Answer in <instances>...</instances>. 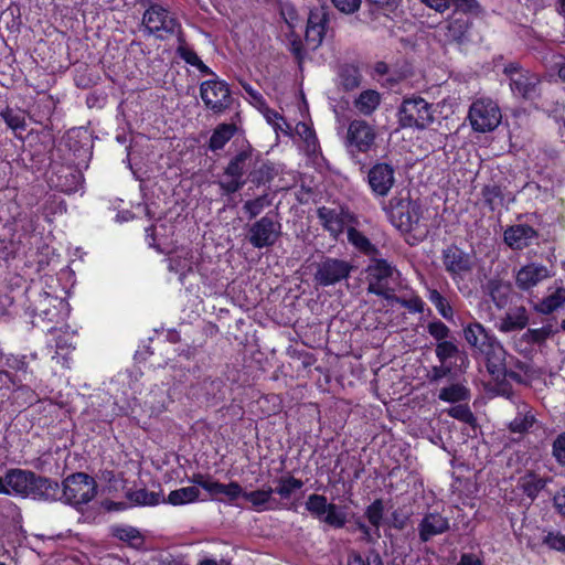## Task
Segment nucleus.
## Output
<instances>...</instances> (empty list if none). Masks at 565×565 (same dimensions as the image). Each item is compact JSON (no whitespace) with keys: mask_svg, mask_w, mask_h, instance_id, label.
I'll return each instance as SVG.
<instances>
[{"mask_svg":"<svg viewBox=\"0 0 565 565\" xmlns=\"http://www.w3.org/2000/svg\"><path fill=\"white\" fill-rule=\"evenodd\" d=\"M7 495H18L41 501H55L60 494V484L30 470L9 469L6 472Z\"/></svg>","mask_w":565,"mask_h":565,"instance_id":"obj_1","label":"nucleus"},{"mask_svg":"<svg viewBox=\"0 0 565 565\" xmlns=\"http://www.w3.org/2000/svg\"><path fill=\"white\" fill-rule=\"evenodd\" d=\"M462 334L473 353L486 360L490 373L494 374L501 370L507 353L491 330L473 319L463 326Z\"/></svg>","mask_w":565,"mask_h":565,"instance_id":"obj_2","label":"nucleus"},{"mask_svg":"<svg viewBox=\"0 0 565 565\" xmlns=\"http://www.w3.org/2000/svg\"><path fill=\"white\" fill-rule=\"evenodd\" d=\"M96 493L97 484L94 478L84 472H77L68 476L63 481L56 500H63L75 508H79L90 502Z\"/></svg>","mask_w":565,"mask_h":565,"instance_id":"obj_3","label":"nucleus"},{"mask_svg":"<svg viewBox=\"0 0 565 565\" xmlns=\"http://www.w3.org/2000/svg\"><path fill=\"white\" fill-rule=\"evenodd\" d=\"M503 74L508 77L514 96L525 100H534L540 96L541 77L536 73L512 62L504 66Z\"/></svg>","mask_w":565,"mask_h":565,"instance_id":"obj_4","label":"nucleus"},{"mask_svg":"<svg viewBox=\"0 0 565 565\" xmlns=\"http://www.w3.org/2000/svg\"><path fill=\"white\" fill-rule=\"evenodd\" d=\"M397 118L402 128L426 129L434 121L433 106L419 96L405 98L398 108Z\"/></svg>","mask_w":565,"mask_h":565,"instance_id":"obj_5","label":"nucleus"},{"mask_svg":"<svg viewBox=\"0 0 565 565\" xmlns=\"http://www.w3.org/2000/svg\"><path fill=\"white\" fill-rule=\"evenodd\" d=\"M366 274L369 292L390 299L394 291L391 282L398 275L397 269L386 259L374 256L370 258Z\"/></svg>","mask_w":565,"mask_h":565,"instance_id":"obj_6","label":"nucleus"},{"mask_svg":"<svg viewBox=\"0 0 565 565\" xmlns=\"http://www.w3.org/2000/svg\"><path fill=\"white\" fill-rule=\"evenodd\" d=\"M384 210L390 222L399 231L411 232L419 227L423 210L416 201L393 198Z\"/></svg>","mask_w":565,"mask_h":565,"instance_id":"obj_7","label":"nucleus"},{"mask_svg":"<svg viewBox=\"0 0 565 565\" xmlns=\"http://www.w3.org/2000/svg\"><path fill=\"white\" fill-rule=\"evenodd\" d=\"M376 139L377 131L373 124L364 119H353L349 122L344 146L353 156L367 153L375 148Z\"/></svg>","mask_w":565,"mask_h":565,"instance_id":"obj_8","label":"nucleus"},{"mask_svg":"<svg viewBox=\"0 0 565 565\" xmlns=\"http://www.w3.org/2000/svg\"><path fill=\"white\" fill-rule=\"evenodd\" d=\"M305 507L315 519L330 527L342 529L347 523V513L343 508L329 503L322 494H310Z\"/></svg>","mask_w":565,"mask_h":565,"instance_id":"obj_9","label":"nucleus"},{"mask_svg":"<svg viewBox=\"0 0 565 565\" xmlns=\"http://www.w3.org/2000/svg\"><path fill=\"white\" fill-rule=\"evenodd\" d=\"M468 117L472 129L479 132L494 130L502 118L498 104L489 98H480L473 102Z\"/></svg>","mask_w":565,"mask_h":565,"instance_id":"obj_10","label":"nucleus"},{"mask_svg":"<svg viewBox=\"0 0 565 565\" xmlns=\"http://www.w3.org/2000/svg\"><path fill=\"white\" fill-rule=\"evenodd\" d=\"M142 23L146 30L160 40L179 31L180 24L170 11L160 4H151L143 13Z\"/></svg>","mask_w":565,"mask_h":565,"instance_id":"obj_11","label":"nucleus"},{"mask_svg":"<svg viewBox=\"0 0 565 565\" xmlns=\"http://www.w3.org/2000/svg\"><path fill=\"white\" fill-rule=\"evenodd\" d=\"M253 164V156L249 150H243L231 159L222 179L218 181L221 189L227 193L237 192L245 184L243 177Z\"/></svg>","mask_w":565,"mask_h":565,"instance_id":"obj_12","label":"nucleus"},{"mask_svg":"<svg viewBox=\"0 0 565 565\" xmlns=\"http://www.w3.org/2000/svg\"><path fill=\"white\" fill-rule=\"evenodd\" d=\"M200 95L204 105L214 113H222L231 103V94L227 84L216 76L200 85Z\"/></svg>","mask_w":565,"mask_h":565,"instance_id":"obj_13","label":"nucleus"},{"mask_svg":"<svg viewBox=\"0 0 565 565\" xmlns=\"http://www.w3.org/2000/svg\"><path fill=\"white\" fill-rule=\"evenodd\" d=\"M352 269L353 266L344 259L327 257L318 264L315 279L321 286H331L347 279Z\"/></svg>","mask_w":565,"mask_h":565,"instance_id":"obj_14","label":"nucleus"},{"mask_svg":"<svg viewBox=\"0 0 565 565\" xmlns=\"http://www.w3.org/2000/svg\"><path fill=\"white\" fill-rule=\"evenodd\" d=\"M281 225L268 214L249 227L248 241L255 248L273 246L280 235Z\"/></svg>","mask_w":565,"mask_h":565,"instance_id":"obj_15","label":"nucleus"},{"mask_svg":"<svg viewBox=\"0 0 565 565\" xmlns=\"http://www.w3.org/2000/svg\"><path fill=\"white\" fill-rule=\"evenodd\" d=\"M367 183L372 193L385 198L395 184V169L386 162H377L367 172Z\"/></svg>","mask_w":565,"mask_h":565,"instance_id":"obj_16","label":"nucleus"},{"mask_svg":"<svg viewBox=\"0 0 565 565\" xmlns=\"http://www.w3.org/2000/svg\"><path fill=\"white\" fill-rule=\"evenodd\" d=\"M321 225L333 238H338L354 222V216L342 207L321 206L317 211Z\"/></svg>","mask_w":565,"mask_h":565,"instance_id":"obj_17","label":"nucleus"},{"mask_svg":"<svg viewBox=\"0 0 565 565\" xmlns=\"http://www.w3.org/2000/svg\"><path fill=\"white\" fill-rule=\"evenodd\" d=\"M443 263L450 276L462 278L471 271L472 260L469 254L465 253L457 246H450L443 253Z\"/></svg>","mask_w":565,"mask_h":565,"instance_id":"obj_18","label":"nucleus"},{"mask_svg":"<svg viewBox=\"0 0 565 565\" xmlns=\"http://www.w3.org/2000/svg\"><path fill=\"white\" fill-rule=\"evenodd\" d=\"M550 277L546 266L530 263L522 266L515 275V285L522 291H529Z\"/></svg>","mask_w":565,"mask_h":565,"instance_id":"obj_19","label":"nucleus"},{"mask_svg":"<svg viewBox=\"0 0 565 565\" xmlns=\"http://www.w3.org/2000/svg\"><path fill=\"white\" fill-rule=\"evenodd\" d=\"M327 23L328 14L323 8H316L310 11L306 28V41L312 49H317L321 44Z\"/></svg>","mask_w":565,"mask_h":565,"instance_id":"obj_20","label":"nucleus"},{"mask_svg":"<svg viewBox=\"0 0 565 565\" xmlns=\"http://www.w3.org/2000/svg\"><path fill=\"white\" fill-rule=\"evenodd\" d=\"M450 527L449 519L438 512L426 513L418 524V535L423 542L447 532Z\"/></svg>","mask_w":565,"mask_h":565,"instance_id":"obj_21","label":"nucleus"},{"mask_svg":"<svg viewBox=\"0 0 565 565\" xmlns=\"http://www.w3.org/2000/svg\"><path fill=\"white\" fill-rule=\"evenodd\" d=\"M537 232L527 224L509 226L503 234L505 244L513 249H523L536 238Z\"/></svg>","mask_w":565,"mask_h":565,"instance_id":"obj_22","label":"nucleus"},{"mask_svg":"<svg viewBox=\"0 0 565 565\" xmlns=\"http://www.w3.org/2000/svg\"><path fill=\"white\" fill-rule=\"evenodd\" d=\"M565 305V287L555 284L548 288V294L535 306V311L542 315H551Z\"/></svg>","mask_w":565,"mask_h":565,"instance_id":"obj_23","label":"nucleus"},{"mask_svg":"<svg viewBox=\"0 0 565 565\" xmlns=\"http://www.w3.org/2000/svg\"><path fill=\"white\" fill-rule=\"evenodd\" d=\"M529 323V317L524 307L511 308L501 319L498 329L501 332L522 330Z\"/></svg>","mask_w":565,"mask_h":565,"instance_id":"obj_24","label":"nucleus"},{"mask_svg":"<svg viewBox=\"0 0 565 565\" xmlns=\"http://www.w3.org/2000/svg\"><path fill=\"white\" fill-rule=\"evenodd\" d=\"M273 493L274 489L266 487L250 492L243 491L242 498L249 502L256 511H267L273 510L276 504Z\"/></svg>","mask_w":565,"mask_h":565,"instance_id":"obj_25","label":"nucleus"},{"mask_svg":"<svg viewBox=\"0 0 565 565\" xmlns=\"http://www.w3.org/2000/svg\"><path fill=\"white\" fill-rule=\"evenodd\" d=\"M193 254L191 250L181 249L169 258V270L179 275L180 281L183 284L185 276L193 271Z\"/></svg>","mask_w":565,"mask_h":565,"instance_id":"obj_26","label":"nucleus"},{"mask_svg":"<svg viewBox=\"0 0 565 565\" xmlns=\"http://www.w3.org/2000/svg\"><path fill=\"white\" fill-rule=\"evenodd\" d=\"M382 96L375 89H365L353 100L354 108L363 116H371L381 105Z\"/></svg>","mask_w":565,"mask_h":565,"instance_id":"obj_27","label":"nucleus"},{"mask_svg":"<svg viewBox=\"0 0 565 565\" xmlns=\"http://www.w3.org/2000/svg\"><path fill=\"white\" fill-rule=\"evenodd\" d=\"M179 44L177 46L178 56L183 60L186 64L196 67L203 75H213V71L205 65L194 50L188 45V43L181 38H178Z\"/></svg>","mask_w":565,"mask_h":565,"instance_id":"obj_28","label":"nucleus"},{"mask_svg":"<svg viewBox=\"0 0 565 565\" xmlns=\"http://www.w3.org/2000/svg\"><path fill=\"white\" fill-rule=\"evenodd\" d=\"M207 487L210 488L209 494L212 499L218 501H223L224 499L234 501L243 494L242 487L235 481L225 484L213 480V483Z\"/></svg>","mask_w":565,"mask_h":565,"instance_id":"obj_29","label":"nucleus"},{"mask_svg":"<svg viewBox=\"0 0 565 565\" xmlns=\"http://www.w3.org/2000/svg\"><path fill=\"white\" fill-rule=\"evenodd\" d=\"M236 129L234 124H220L216 126L209 140V149L211 151L222 150L234 137Z\"/></svg>","mask_w":565,"mask_h":565,"instance_id":"obj_30","label":"nucleus"},{"mask_svg":"<svg viewBox=\"0 0 565 565\" xmlns=\"http://www.w3.org/2000/svg\"><path fill=\"white\" fill-rule=\"evenodd\" d=\"M470 398V391L461 383H451L440 388L438 399L445 403L456 404Z\"/></svg>","mask_w":565,"mask_h":565,"instance_id":"obj_31","label":"nucleus"},{"mask_svg":"<svg viewBox=\"0 0 565 565\" xmlns=\"http://www.w3.org/2000/svg\"><path fill=\"white\" fill-rule=\"evenodd\" d=\"M348 241L352 244L359 252L369 256L370 258L374 256H380V252L375 245H373L370 239L362 234L360 231L354 227H348Z\"/></svg>","mask_w":565,"mask_h":565,"instance_id":"obj_32","label":"nucleus"},{"mask_svg":"<svg viewBox=\"0 0 565 565\" xmlns=\"http://www.w3.org/2000/svg\"><path fill=\"white\" fill-rule=\"evenodd\" d=\"M470 25V19L468 15L458 14L454 12V15L447 23V38L452 41H460L467 33Z\"/></svg>","mask_w":565,"mask_h":565,"instance_id":"obj_33","label":"nucleus"},{"mask_svg":"<svg viewBox=\"0 0 565 565\" xmlns=\"http://www.w3.org/2000/svg\"><path fill=\"white\" fill-rule=\"evenodd\" d=\"M200 490L195 486L173 490L168 495V502L172 505H182L199 500Z\"/></svg>","mask_w":565,"mask_h":565,"instance_id":"obj_34","label":"nucleus"},{"mask_svg":"<svg viewBox=\"0 0 565 565\" xmlns=\"http://www.w3.org/2000/svg\"><path fill=\"white\" fill-rule=\"evenodd\" d=\"M519 487L532 500L537 497L540 491L545 487V481L536 475L529 473L520 478Z\"/></svg>","mask_w":565,"mask_h":565,"instance_id":"obj_35","label":"nucleus"},{"mask_svg":"<svg viewBox=\"0 0 565 565\" xmlns=\"http://www.w3.org/2000/svg\"><path fill=\"white\" fill-rule=\"evenodd\" d=\"M278 486L274 490L281 499H289L292 493L303 487V482L292 476L281 477L278 479Z\"/></svg>","mask_w":565,"mask_h":565,"instance_id":"obj_36","label":"nucleus"},{"mask_svg":"<svg viewBox=\"0 0 565 565\" xmlns=\"http://www.w3.org/2000/svg\"><path fill=\"white\" fill-rule=\"evenodd\" d=\"M436 356L440 363L451 364L460 354V350L452 341L438 342L435 349Z\"/></svg>","mask_w":565,"mask_h":565,"instance_id":"obj_37","label":"nucleus"},{"mask_svg":"<svg viewBox=\"0 0 565 565\" xmlns=\"http://www.w3.org/2000/svg\"><path fill=\"white\" fill-rule=\"evenodd\" d=\"M428 300L435 306L439 315L450 321L454 318V311L447 299L436 289H428Z\"/></svg>","mask_w":565,"mask_h":565,"instance_id":"obj_38","label":"nucleus"},{"mask_svg":"<svg viewBox=\"0 0 565 565\" xmlns=\"http://www.w3.org/2000/svg\"><path fill=\"white\" fill-rule=\"evenodd\" d=\"M482 196L486 204L492 210L504 205L507 199L502 189L498 185H487L482 190Z\"/></svg>","mask_w":565,"mask_h":565,"instance_id":"obj_39","label":"nucleus"},{"mask_svg":"<svg viewBox=\"0 0 565 565\" xmlns=\"http://www.w3.org/2000/svg\"><path fill=\"white\" fill-rule=\"evenodd\" d=\"M0 116L10 129L14 131L25 129V115L24 111H22L21 109H13L7 107L1 111Z\"/></svg>","mask_w":565,"mask_h":565,"instance_id":"obj_40","label":"nucleus"},{"mask_svg":"<svg viewBox=\"0 0 565 565\" xmlns=\"http://www.w3.org/2000/svg\"><path fill=\"white\" fill-rule=\"evenodd\" d=\"M129 501L137 505H156L160 502V494L140 488L127 493Z\"/></svg>","mask_w":565,"mask_h":565,"instance_id":"obj_41","label":"nucleus"},{"mask_svg":"<svg viewBox=\"0 0 565 565\" xmlns=\"http://www.w3.org/2000/svg\"><path fill=\"white\" fill-rule=\"evenodd\" d=\"M399 0H369L372 15L390 18L398 8Z\"/></svg>","mask_w":565,"mask_h":565,"instance_id":"obj_42","label":"nucleus"},{"mask_svg":"<svg viewBox=\"0 0 565 565\" xmlns=\"http://www.w3.org/2000/svg\"><path fill=\"white\" fill-rule=\"evenodd\" d=\"M446 413L450 417L460 420L471 427L477 425V419L467 404L458 403L457 405L448 408Z\"/></svg>","mask_w":565,"mask_h":565,"instance_id":"obj_43","label":"nucleus"},{"mask_svg":"<svg viewBox=\"0 0 565 565\" xmlns=\"http://www.w3.org/2000/svg\"><path fill=\"white\" fill-rule=\"evenodd\" d=\"M340 81L345 90H352L360 86L361 74L354 66H344L340 72Z\"/></svg>","mask_w":565,"mask_h":565,"instance_id":"obj_44","label":"nucleus"},{"mask_svg":"<svg viewBox=\"0 0 565 565\" xmlns=\"http://www.w3.org/2000/svg\"><path fill=\"white\" fill-rule=\"evenodd\" d=\"M364 515L367 519L369 523L375 529V531H377L380 525L382 524L384 515V504L382 500L377 499L373 501L366 508Z\"/></svg>","mask_w":565,"mask_h":565,"instance_id":"obj_45","label":"nucleus"},{"mask_svg":"<svg viewBox=\"0 0 565 565\" xmlns=\"http://www.w3.org/2000/svg\"><path fill=\"white\" fill-rule=\"evenodd\" d=\"M269 205L270 201L267 199V195H262L254 200L246 201L244 204V210L248 214L249 218H254Z\"/></svg>","mask_w":565,"mask_h":565,"instance_id":"obj_46","label":"nucleus"},{"mask_svg":"<svg viewBox=\"0 0 565 565\" xmlns=\"http://www.w3.org/2000/svg\"><path fill=\"white\" fill-rule=\"evenodd\" d=\"M534 424V416L530 413L520 412L516 417L510 423V429L513 433H524L530 429Z\"/></svg>","mask_w":565,"mask_h":565,"instance_id":"obj_47","label":"nucleus"},{"mask_svg":"<svg viewBox=\"0 0 565 565\" xmlns=\"http://www.w3.org/2000/svg\"><path fill=\"white\" fill-rule=\"evenodd\" d=\"M115 536L121 541L128 542L134 546L141 544L142 537L139 531L132 526H122L115 530Z\"/></svg>","mask_w":565,"mask_h":565,"instance_id":"obj_48","label":"nucleus"},{"mask_svg":"<svg viewBox=\"0 0 565 565\" xmlns=\"http://www.w3.org/2000/svg\"><path fill=\"white\" fill-rule=\"evenodd\" d=\"M428 333L438 342L448 341L450 329L440 320L431 321L427 324Z\"/></svg>","mask_w":565,"mask_h":565,"instance_id":"obj_49","label":"nucleus"},{"mask_svg":"<svg viewBox=\"0 0 565 565\" xmlns=\"http://www.w3.org/2000/svg\"><path fill=\"white\" fill-rule=\"evenodd\" d=\"M543 544L551 550L565 552V535L559 532H548L543 537Z\"/></svg>","mask_w":565,"mask_h":565,"instance_id":"obj_50","label":"nucleus"},{"mask_svg":"<svg viewBox=\"0 0 565 565\" xmlns=\"http://www.w3.org/2000/svg\"><path fill=\"white\" fill-rule=\"evenodd\" d=\"M280 15L287 23L289 29L294 30L298 26L299 19L295 7L290 3H284L280 6Z\"/></svg>","mask_w":565,"mask_h":565,"instance_id":"obj_51","label":"nucleus"},{"mask_svg":"<svg viewBox=\"0 0 565 565\" xmlns=\"http://www.w3.org/2000/svg\"><path fill=\"white\" fill-rule=\"evenodd\" d=\"M296 132L306 141L309 148H315L317 145V137L312 128L306 122H298Z\"/></svg>","mask_w":565,"mask_h":565,"instance_id":"obj_52","label":"nucleus"},{"mask_svg":"<svg viewBox=\"0 0 565 565\" xmlns=\"http://www.w3.org/2000/svg\"><path fill=\"white\" fill-rule=\"evenodd\" d=\"M331 2L340 12L352 14L360 9L362 0H331Z\"/></svg>","mask_w":565,"mask_h":565,"instance_id":"obj_53","label":"nucleus"},{"mask_svg":"<svg viewBox=\"0 0 565 565\" xmlns=\"http://www.w3.org/2000/svg\"><path fill=\"white\" fill-rule=\"evenodd\" d=\"M349 565H383L381 557L376 553H370L365 556L360 554L353 555L349 559Z\"/></svg>","mask_w":565,"mask_h":565,"instance_id":"obj_54","label":"nucleus"},{"mask_svg":"<svg viewBox=\"0 0 565 565\" xmlns=\"http://www.w3.org/2000/svg\"><path fill=\"white\" fill-rule=\"evenodd\" d=\"M455 7V12L458 14L471 13L478 10V2L476 0H450Z\"/></svg>","mask_w":565,"mask_h":565,"instance_id":"obj_55","label":"nucleus"},{"mask_svg":"<svg viewBox=\"0 0 565 565\" xmlns=\"http://www.w3.org/2000/svg\"><path fill=\"white\" fill-rule=\"evenodd\" d=\"M553 456L559 465L565 466V433L558 435L554 440Z\"/></svg>","mask_w":565,"mask_h":565,"instance_id":"obj_56","label":"nucleus"},{"mask_svg":"<svg viewBox=\"0 0 565 565\" xmlns=\"http://www.w3.org/2000/svg\"><path fill=\"white\" fill-rule=\"evenodd\" d=\"M452 371V364L440 363V365H435L429 371L428 377L430 382H438L441 379L448 376Z\"/></svg>","mask_w":565,"mask_h":565,"instance_id":"obj_57","label":"nucleus"},{"mask_svg":"<svg viewBox=\"0 0 565 565\" xmlns=\"http://www.w3.org/2000/svg\"><path fill=\"white\" fill-rule=\"evenodd\" d=\"M550 335V329L547 328H537V329H529L524 333V338L526 341L532 343H540L546 340Z\"/></svg>","mask_w":565,"mask_h":565,"instance_id":"obj_58","label":"nucleus"},{"mask_svg":"<svg viewBox=\"0 0 565 565\" xmlns=\"http://www.w3.org/2000/svg\"><path fill=\"white\" fill-rule=\"evenodd\" d=\"M242 86H243L244 90L246 92V94L248 95L249 103L252 105H254L258 109L262 107H265L266 102H265L263 95L258 90L253 88L247 83H242Z\"/></svg>","mask_w":565,"mask_h":565,"instance_id":"obj_59","label":"nucleus"},{"mask_svg":"<svg viewBox=\"0 0 565 565\" xmlns=\"http://www.w3.org/2000/svg\"><path fill=\"white\" fill-rule=\"evenodd\" d=\"M259 111L264 115L267 122L271 126L278 125V121H281L288 128V124L284 119V117L276 110L269 108L267 104H265V107L259 108Z\"/></svg>","mask_w":565,"mask_h":565,"instance_id":"obj_60","label":"nucleus"},{"mask_svg":"<svg viewBox=\"0 0 565 565\" xmlns=\"http://www.w3.org/2000/svg\"><path fill=\"white\" fill-rule=\"evenodd\" d=\"M457 565H484L483 561L475 553H462Z\"/></svg>","mask_w":565,"mask_h":565,"instance_id":"obj_61","label":"nucleus"},{"mask_svg":"<svg viewBox=\"0 0 565 565\" xmlns=\"http://www.w3.org/2000/svg\"><path fill=\"white\" fill-rule=\"evenodd\" d=\"M401 303L413 312H423L424 311L425 303L418 297H414L409 300H402Z\"/></svg>","mask_w":565,"mask_h":565,"instance_id":"obj_62","label":"nucleus"},{"mask_svg":"<svg viewBox=\"0 0 565 565\" xmlns=\"http://www.w3.org/2000/svg\"><path fill=\"white\" fill-rule=\"evenodd\" d=\"M427 7L436 10L437 12H444L450 7V0H419Z\"/></svg>","mask_w":565,"mask_h":565,"instance_id":"obj_63","label":"nucleus"},{"mask_svg":"<svg viewBox=\"0 0 565 565\" xmlns=\"http://www.w3.org/2000/svg\"><path fill=\"white\" fill-rule=\"evenodd\" d=\"M554 504L558 512L565 515V488H563L554 497Z\"/></svg>","mask_w":565,"mask_h":565,"instance_id":"obj_64","label":"nucleus"}]
</instances>
